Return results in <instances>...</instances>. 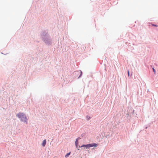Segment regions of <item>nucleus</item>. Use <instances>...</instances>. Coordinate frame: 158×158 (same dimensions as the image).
Listing matches in <instances>:
<instances>
[{
    "label": "nucleus",
    "mask_w": 158,
    "mask_h": 158,
    "mask_svg": "<svg viewBox=\"0 0 158 158\" xmlns=\"http://www.w3.org/2000/svg\"><path fill=\"white\" fill-rule=\"evenodd\" d=\"M17 116L22 121L27 122V119L24 114L23 113H19L17 114Z\"/></svg>",
    "instance_id": "nucleus-1"
},
{
    "label": "nucleus",
    "mask_w": 158,
    "mask_h": 158,
    "mask_svg": "<svg viewBox=\"0 0 158 158\" xmlns=\"http://www.w3.org/2000/svg\"><path fill=\"white\" fill-rule=\"evenodd\" d=\"M98 146V145L97 144L94 143H91V144H88L86 145H82L81 147H85L86 148H89L92 147H97Z\"/></svg>",
    "instance_id": "nucleus-2"
},
{
    "label": "nucleus",
    "mask_w": 158,
    "mask_h": 158,
    "mask_svg": "<svg viewBox=\"0 0 158 158\" xmlns=\"http://www.w3.org/2000/svg\"><path fill=\"white\" fill-rule=\"evenodd\" d=\"M46 139H44V140H43V143H42V145L43 147H44L45 145V144H46Z\"/></svg>",
    "instance_id": "nucleus-3"
},
{
    "label": "nucleus",
    "mask_w": 158,
    "mask_h": 158,
    "mask_svg": "<svg viewBox=\"0 0 158 158\" xmlns=\"http://www.w3.org/2000/svg\"><path fill=\"white\" fill-rule=\"evenodd\" d=\"M70 152H69L67 153L65 156V157L66 158H67L69 157V156L70 155Z\"/></svg>",
    "instance_id": "nucleus-4"
},
{
    "label": "nucleus",
    "mask_w": 158,
    "mask_h": 158,
    "mask_svg": "<svg viewBox=\"0 0 158 158\" xmlns=\"http://www.w3.org/2000/svg\"><path fill=\"white\" fill-rule=\"evenodd\" d=\"M75 143L76 144V145H77V144L78 141H77V139L76 140V141H75Z\"/></svg>",
    "instance_id": "nucleus-5"
},
{
    "label": "nucleus",
    "mask_w": 158,
    "mask_h": 158,
    "mask_svg": "<svg viewBox=\"0 0 158 158\" xmlns=\"http://www.w3.org/2000/svg\"><path fill=\"white\" fill-rule=\"evenodd\" d=\"M86 118H87L89 120L90 118V117L87 116Z\"/></svg>",
    "instance_id": "nucleus-6"
},
{
    "label": "nucleus",
    "mask_w": 158,
    "mask_h": 158,
    "mask_svg": "<svg viewBox=\"0 0 158 158\" xmlns=\"http://www.w3.org/2000/svg\"><path fill=\"white\" fill-rule=\"evenodd\" d=\"M152 26H155V27H157V25H155V24H152Z\"/></svg>",
    "instance_id": "nucleus-7"
},
{
    "label": "nucleus",
    "mask_w": 158,
    "mask_h": 158,
    "mask_svg": "<svg viewBox=\"0 0 158 158\" xmlns=\"http://www.w3.org/2000/svg\"><path fill=\"white\" fill-rule=\"evenodd\" d=\"M128 76H129V70L128 71Z\"/></svg>",
    "instance_id": "nucleus-8"
},
{
    "label": "nucleus",
    "mask_w": 158,
    "mask_h": 158,
    "mask_svg": "<svg viewBox=\"0 0 158 158\" xmlns=\"http://www.w3.org/2000/svg\"><path fill=\"white\" fill-rule=\"evenodd\" d=\"M152 69H153V71H154V73H155V70L154 69V68H153Z\"/></svg>",
    "instance_id": "nucleus-9"
}]
</instances>
